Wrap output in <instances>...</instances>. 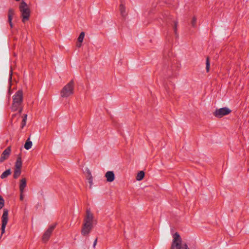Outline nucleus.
<instances>
[{"label": "nucleus", "mask_w": 249, "mask_h": 249, "mask_svg": "<svg viewBox=\"0 0 249 249\" xmlns=\"http://www.w3.org/2000/svg\"><path fill=\"white\" fill-rule=\"evenodd\" d=\"M180 64L170 50H164L163 53V66L162 73L166 78L177 76Z\"/></svg>", "instance_id": "nucleus-1"}, {"label": "nucleus", "mask_w": 249, "mask_h": 249, "mask_svg": "<svg viewBox=\"0 0 249 249\" xmlns=\"http://www.w3.org/2000/svg\"><path fill=\"white\" fill-rule=\"evenodd\" d=\"M93 215L89 209L86 211V215L84 219L81 232L83 236L88 235L93 228Z\"/></svg>", "instance_id": "nucleus-2"}, {"label": "nucleus", "mask_w": 249, "mask_h": 249, "mask_svg": "<svg viewBox=\"0 0 249 249\" xmlns=\"http://www.w3.org/2000/svg\"><path fill=\"white\" fill-rule=\"evenodd\" d=\"M93 215L89 209L86 211V215L84 219L81 232L83 236L88 235L93 228Z\"/></svg>", "instance_id": "nucleus-3"}, {"label": "nucleus", "mask_w": 249, "mask_h": 249, "mask_svg": "<svg viewBox=\"0 0 249 249\" xmlns=\"http://www.w3.org/2000/svg\"><path fill=\"white\" fill-rule=\"evenodd\" d=\"M23 102V92L18 90L13 96V103L11 106L12 111H17Z\"/></svg>", "instance_id": "nucleus-4"}, {"label": "nucleus", "mask_w": 249, "mask_h": 249, "mask_svg": "<svg viewBox=\"0 0 249 249\" xmlns=\"http://www.w3.org/2000/svg\"><path fill=\"white\" fill-rule=\"evenodd\" d=\"M19 11L21 12L22 21L25 23L29 19L31 11L27 4L23 0L20 3L19 6Z\"/></svg>", "instance_id": "nucleus-5"}, {"label": "nucleus", "mask_w": 249, "mask_h": 249, "mask_svg": "<svg viewBox=\"0 0 249 249\" xmlns=\"http://www.w3.org/2000/svg\"><path fill=\"white\" fill-rule=\"evenodd\" d=\"M74 82L72 79L61 90V96L63 98H67L72 95L74 93Z\"/></svg>", "instance_id": "nucleus-6"}, {"label": "nucleus", "mask_w": 249, "mask_h": 249, "mask_svg": "<svg viewBox=\"0 0 249 249\" xmlns=\"http://www.w3.org/2000/svg\"><path fill=\"white\" fill-rule=\"evenodd\" d=\"M173 237L171 249H187V244L184 243L182 245V239L178 232L174 233Z\"/></svg>", "instance_id": "nucleus-7"}, {"label": "nucleus", "mask_w": 249, "mask_h": 249, "mask_svg": "<svg viewBox=\"0 0 249 249\" xmlns=\"http://www.w3.org/2000/svg\"><path fill=\"white\" fill-rule=\"evenodd\" d=\"M232 112L231 109L228 107H224L217 108L213 113V115L217 118H222L225 116L230 114Z\"/></svg>", "instance_id": "nucleus-8"}, {"label": "nucleus", "mask_w": 249, "mask_h": 249, "mask_svg": "<svg viewBox=\"0 0 249 249\" xmlns=\"http://www.w3.org/2000/svg\"><path fill=\"white\" fill-rule=\"evenodd\" d=\"M56 225L57 223H54L53 225L50 226L48 229L45 231L42 238L43 242H45L49 239L53 231L55 229Z\"/></svg>", "instance_id": "nucleus-9"}, {"label": "nucleus", "mask_w": 249, "mask_h": 249, "mask_svg": "<svg viewBox=\"0 0 249 249\" xmlns=\"http://www.w3.org/2000/svg\"><path fill=\"white\" fill-rule=\"evenodd\" d=\"M1 234L5 232V229L8 220V211L7 209H4L1 217Z\"/></svg>", "instance_id": "nucleus-10"}, {"label": "nucleus", "mask_w": 249, "mask_h": 249, "mask_svg": "<svg viewBox=\"0 0 249 249\" xmlns=\"http://www.w3.org/2000/svg\"><path fill=\"white\" fill-rule=\"evenodd\" d=\"M11 148L10 147H8L6 148L2 152L0 157V162H3L6 159H7L10 153Z\"/></svg>", "instance_id": "nucleus-11"}, {"label": "nucleus", "mask_w": 249, "mask_h": 249, "mask_svg": "<svg viewBox=\"0 0 249 249\" xmlns=\"http://www.w3.org/2000/svg\"><path fill=\"white\" fill-rule=\"evenodd\" d=\"M15 11L12 8L9 9L8 11V22L11 28L13 27V23L12 22L13 17L15 15Z\"/></svg>", "instance_id": "nucleus-12"}, {"label": "nucleus", "mask_w": 249, "mask_h": 249, "mask_svg": "<svg viewBox=\"0 0 249 249\" xmlns=\"http://www.w3.org/2000/svg\"><path fill=\"white\" fill-rule=\"evenodd\" d=\"M105 177L108 182H112L115 179L114 173L113 171H107L105 174Z\"/></svg>", "instance_id": "nucleus-13"}, {"label": "nucleus", "mask_w": 249, "mask_h": 249, "mask_svg": "<svg viewBox=\"0 0 249 249\" xmlns=\"http://www.w3.org/2000/svg\"><path fill=\"white\" fill-rule=\"evenodd\" d=\"M27 185V180L25 178H22L20 181L19 190L20 193H23L25 188Z\"/></svg>", "instance_id": "nucleus-14"}, {"label": "nucleus", "mask_w": 249, "mask_h": 249, "mask_svg": "<svg viewBox=\"0 0 249 249\" xmlns=\"http://www.w3.org/2000/svg\"><path fill=\"white\" fill-rule=\"evenodd\" d=\"M22 162L21 157L20 155H19L17 158L16 162L15 163V167L16 169H21L22 167Z\"/></svg>", "instance_id": "nucleus-15"}, {"label": "nucleus", "mask_w": 249, "mask_h": 249, "mask_svg": "<svg viewBox=\"0 0 249 249\" xmlns=\"http://www.w3.org/2000/svg\"><path fill=\"white\" fill-rule=\"evenodd\" d=\"M197 17L196 16H193L190 18V26L193 28H195L196 26Z\"/></svg>", "instance_id": "nucleus-16"}, {"label": "nucleus", "mask_w": 249, "mask_h": 249, "mask_svg": "<svg viewBox=\"0 0 249 249\" xmlns=\"http://www.w3.org/2000/svg\"><path fill=\"white\" fill-rule=\"evenodd\" d=\"M120 11L121 16L123 18H125L126 16V14L125 13V7L123 3H121L120 5Z\"/></svg>", "instance_id": "nucleus-17"}, {"label": "nucleus", "mask_w": 249, "mask_h": 249, "mask_svg": "<svg viewBox=\"0 0 249 249\" xmlns=\"http://www.w3.org/2000/svg\"><path fill=\"white\" fill-rule=\"evenodd\" d=\"M11 170H10V169H8L2 173V174L0 176V178L1 179H4V178H7L10 175H11Z\"/></svg>", "instance_id": "nucleus-18"}, {"label": "nucleus", "mask_w": 249, "mask_h": 249, "mask_svg": "<svg viewBox=\"0 0 249 249\" xmlns=\"http://www.w3.org/2000/svg\"><path fill=\"white\" fill-rule=\"evenodd\" d=\"M21 173V169L15 168L14 173L13 175L14 178L17 179V178H18L20 176Z\"/></svg>", "instance_id": "nucleus-19"}, {"label": "nucleus", "mask_w": 249, "mask_h": 249, "mask_svg": "<svg viewBox=\"0 0 249 249\" xmlns=\"http://www.w3.org/2000/svg\"><path fill=\"white\" fill-rule=\"evenodd\" d=\"M32 146V142L30 141V138H28V139L26 142L25 145H24V148L26 150L30 149Z\"/></svg>", "instance_id": "nucleus-20"}, {"label": "nucleus", "mask_w": 249, "mask_h": 249, "mask_svg": "<svg viewBox=\"0 0 249 249\" xmlns=\"http://www.w3.org/2000/svg\"><path fill=\"white\" fill-rule=\"evenodd\" d=\"M144 177V172L142 171H140L137 176L136 179L137 180H142Z\"/></svg>", "instance_id": "nucleus-21"}, {"label": "nucleus", "mask_w": 249, "mask_h": 249, "mask_svg": "<svg viewBox=\"0 0 249 249\" xmlns=\"http://www.w3.org/2000/svg\"><path fill=\"white\" fill-rule=\"evenodd\" d=\"M84 36H85V33L84 32H82L80 34V35L77 38V41L79 42H82L83 41Z\"/></svg>", "instance_id": "nucleus-22"}, {"label": "nucleus", "mask_w": 249, "mask_h": 249, "mask_svg": "<svg viewBox=\"0 0 249 249\" xmlns=\"http://www.w3.org/2000/svg\"><path fill=\"white\" fill-rule=\"evenodd\" d=\"M172 26L173 27L174 31L176 35H177V26H178V22L176 20H174L173 21V23L172 24Z\"/></svg>", "instance_id": "nucleus-23"}, {"label": "nucleus", "mask_w": 249, "mask_h": 249, "mask_svg": "<svg viewBox=\"0 0 249 249\" xmlns=\"http://www.w3.org/2000/svg\"><path fill=\"white\" fill-rule=\"evenodd\" d=\"M27 114H25L24 116V117L23 118V120L22 121L21 128H23V127L26 125V120H27Z\"/></svg>", "instance_id": "nucleus-24"}, {"label": "nucleus", "mask_w": 249, "mask_h": 249, "mask_svg": "<svg viewBox=\"0 0 249 249\" xmlns=\"http://www.w3.org/2000/svg\"><path fill=\"white\" fill-rule=\"evenodd\" d=\"M210 69V63L209 58H207L206 70L207 72H209Z\"/></svg>", "instance_id": "nucleus-25"}, {"label": "nucleus", "mask_w": 249, "mask_h": 249, "mask_svg": "<svg viewBox=\"0 0 249 249\" xmlns=\"http://www.w3.org/2000/svg\"><path fill=\"white\" fill-rule=\"evenodd\" d=\"M4 205V200L3 197L0 195V210L1 209Z\"/></svg>", "instance_id": "nucleus-26"}, {"label": "nucleus", "mask_w": 249, "mask_h": 249, "mask_svg": "<svg viewBox=\"0 0 249 249\" xmlns=\"http://www.w3.org/2000/svg\"><path fill=\"white\" fill-rule=\"evenodd\" d=\"M85 172H86L87 174V178H89V177L92 176L91 173L88 168L86 167L85 168Z\"/></svg>", "instance_id": "nucleus-27"}, {"label": "nucleus", "mask_w": 249, "mask_h": 249, "mask_svg": "<svg viewBox=\"0 0 249 249\" xmlns=\"http://www.w3.org/2000/svg\"><path fill=\"white\" fill-rule=\"evenodd\" d=\"M87 179L89 181V183L90 184V188L91 187V185L92 184V176L89 177V178H87Z\"/></svg>", "instance_id": "nucleus-28"}, {"label": "nucleus", "mask_w": 249, "mask_h": 249, "mask_svg": "<svg viewBox=\"0 0 249 249\" xmlns=\"http://www.w3.org/2000/svg\"><path fill=\"white\" fill-rule=\"evenodd\" d=\"M82 46V42H78L77 43H76V47H78V48H80L81 47V46Z\"/></svg>", "instance_id": "nucleus-29"}, {"label": "nucleus", "mask_w": 249, "mask_h": 249, "mask_svg": "<svg viewBox=\"0 0 249 249\" xmlns=\"http://www.w3.org/2000/svg\"><path fill=\"white\" fill-rule=\"evenodd\" d=\"M97 242V238H96L94 241L93 245V247L94 248H95V247L96 245Z\"/></svg>", "instance_id": "nucleus-30"}, {"label": "nucleus", "mask_w": 249, "mask_h": 249, "mask_svg": "<svg viewBox=\"0 0 249 249\" xmlns=\"http://www.w3.org/2000/svg\"><path fill=\"white\" fill-rule=\"evenodd\" d=\"M24 198V196L23 195V193H20V199L21 200H23Z\"/></svg>", "instance_id": "nucleus-31"}, {"label": "nucleus", "mask_w": 249, "mask_h": 249, "mask_svg": "<svg viewBox=\"0 0 249 249\" xmlns=\"http://www.w3.org/2000/svg\"><path fill=\"white\" fill-rule=\"evenodd\" d=\"M22 111V107H21V108L19 109V111H18V113H19V115H20V114H21V113Z\"/></svg>", "instance_id": "nucleus-32"}, {"label": "nucleus", "mask_w": 249, "mask_h": 249, "mask_svg": "<svg viewBox=\"0 0 249 249\" xmlns=\"http://www.w3.org/2000/svg\"><path fill=\"white\" fill-rule=\"evenodd\" d=\"M12 70L10 71V79H11L12 78Z\"/></svg>", "instance_id": "nucleus-33"}, {"label": "nucleus", "mask_w": 249, "mask_h": 249, "mask_svg": "<svg viewBox=\"0 0 249 249\" xmlns=\"http://www.w3.org/2000/svg\"><path fill=\"white\" fill-rule=\"evenodd\" d=\"M16 114H14L12 115V118H13L15 116H16Z\"/></svg>", "instance_id": "nucleus-34"}, {"label": "nucleus", "mask_w": 249, "mask_h": 249, "mask_svg": "<svg viewBox=\"0 0 249 249\" xmlns=\"http://www.w3.org/2000/svg\"><path fill=\"white\" fill-rule=\"evenodd\" d=\"M16 1H19V0H16Z\"/></svg>", "instance_id": "nucleus-35"}]
</instances>
